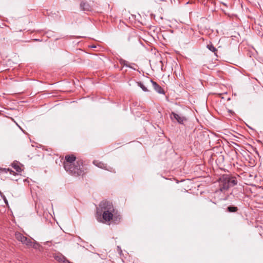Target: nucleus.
<instances>
[{
	"mask_svg": "<svg viewBox=\"0 0 263 263\" xmlns=\"http://www.w3.org/2000/svg\"><path fill=\"white\" fill-rule=\"evenodd\" d=\"M12 167L15 170V171L17 172H21L22 169L19 165L17 163L13 162L12 164Z\"/></svg>",
	"mask_w": 263,
	"mask_h": 263,
	"instance_id": "13",
	"label": "nucleus"
},
{
	"mask_svg": "<svg viewBox=\"0 0 263 263\" xmlns=\"http://www.w3.org/2000/svg\"><path fill=\"white\" fill-rule=\"evenodd\" d=\"M80 8L82 10L86 12H90L92 10L91 6L86 1H82L80 3Z\"/></svg>",
	"mask_w": 263,
	"mask_h": 263,
	"instance_id": "5",
	"label": "nucleus"
},
{
	"mask_svg": "<svg viewBox=\"0 0 263 263\" xmlns=\"http://www.w3.org/2000/svg\"><path fill=\"white\" fill-rule=\"evenodd\" d=\"M40 246V245L36 242H32V247L34 249H37L39 248Z\"/></svg>",
	"mask_w": 263,
	"mask_h": 263,
	"instance_id": "18",
	"label": "nucleus"
},
{
	"mask_svg": "<svg viewBox=\"0 0 263 263\" xmlns=\"http://www.w3.org/2000/svg\"><path fill=\"white\" fill-rule=\"evenodd\" d=\"M15 238L16 239L21 241L22 243V241L24 239L25 237L26 236H24L22 234L20 233H15Z\"/></svg>",
	"mask_w": 263,
	"mask_h": 263,
	"instance_id": "11",
	"label": "nucleus"
},
{
	"mask_svg": "<svg viewBox=\"0 0 263 263\" xmlns=\"http://www.w3.org/2000/svg\"><path fill=\"white\" fill-rule=\"evenodd\" d=\"M219 191L224 192L237 184V179L228 174H224L218 179Z\"/></svg>",
	"mask_w": 263,
	"mask_h": 263,
	"instance_id": "3",
	"label": "nucleus"
},
{
	"mask_svg": "<svg viewBox=\"0 0 263 263\" xmlns=\"http://www.w3.org/2000/svg\"><path fill=\"white\" fill-rule=\"evenodd\" d=\"M229 112H232V111L231 110H229Z\"/></svg>",
	"mask_w": 263,
	"mask_h": 263,
	"instance_id": "23",
	"label": "nucleus"
},
{
	"mask_svg": "<svg viewBox=\"0 0 263 263\" xmlns=\"http://www.w3.org/2000/svg\"><path fill=\"white\" fill-rule=\"evenodd\" d=\"M238 210V209L237 206H235L234 205H230L227 208L226 212L229 213H235L237 212Z\"/></svg>",
	"mask_w": 263,
	"mask_h": 263,
	"instance_id": "10",
	"label": "nucleus"
},
{
	"mask_svg": "<svg viewBox=\"0 0 263 263\" xmlns=\"http://www.w3.org/2000/svg\"><path fill=\"white\" fill-rule=\"evenodd\" d=\"M119 62H120V64L123 65L124 66H126V67H129L130 68H133V67L131 66H130V65L128 64L129 63L128 62H127L122 59H120Z\"/></svg>",
	"mask_w": 263,
	"mask_h": 263,
	"instance_id": "12",
	"label": "nucleus"
},
{
	"mask_svg": "<svg viewBox=\"0 0 263 263\" xmlns=\"http://www.w3.org/2000/svg\"><path fill=\"white\" fill-rule=\"evenodd\" d=\"M150 82L152 83L154 89L157 92L160 94H164V90L158 83L152 80H151Z\"/></svg>",
	"mask_w": 263,
	"mask_h": 263,
	"instance_id": "7",
	"label": "nucleus"
},
{
	"mask_svg": "<svg viewBox=\"0 0 263 263\" xmlns=\"http://www.w3.org/2000/svg\"><path fill=\"white\" fill-rule=\"evenodd\" d=\"M233 143L237 146H238V145L235 142H233Z\"/></svg>",
	"mask_w": 263,
	"mask_h": 263,
	"instance_id": "20",
	"label": "nucleus"
},
{
	"mask_svg": "<svg viewBox=\"0 0 263 263\" xmlns=\"http://www.w3.org/2000/svg\"><path fill=\"white\" fill-rule=\"evenodd\" d=\"M170 118L173 121L176 120L180 124H183L184 121L186 120V118L183 116L177 114L173 111H172L170 114Z\"/></svg>",
	"mask_w": 263,
	"mask_h": 263,
	"instance_id": "4",
	"label": "nucleus"
},
{
	"mask_svg": "<svg viewBox=\"0 0 263 263\" xmlns=\"http://www.w3.org/2000/svg\"><path fill=\"white\" fill-rule=\"evenodd\" d=\"M134 37V36L129 34L128 35V42H130Z\"/></svg>",
	"mask_w": 263,
	"mask_h": 263,
	"instance_id": "19",
	"label": "nucleus"
},
{
	"mask_svg": "<svg viewBox=\"0 0 263 263\" xmlns=\"http://www.w3.org/2000/svg\"><path fill=\"white\" fill-rule=\"evenodd\" d=\"M137 85L140 87L143 91L144 92H147L148 91V90L147 89V88L144 85V84L141 82H137Z\"/></svg>",
	"mask_w": 263,
	"mask_h": 263,
	"instance_id": "15",
	"label": "nucleus"
},
{
	"mask_svg": "<svg viewBox=\"0 0 263 263\" xmlns=\"http://www.w3.org/2000/svg\"><path fill=\"white\" fill-rule=\"evenodd\" d=\"M73 155H66L63 162L65 171L71 175L79 176L84 174L83 162L81 160L76 161Z\"/></svg>",
	"mask_w": 263,
	"mask_h": 263,
	"instance_id": "1",
	"label": "nucleus"
},
{
	"mask_svg": "<svg viewBox=\"0 0 263 263\" xmlns=\"http://www.w3.org/2000/svg\"><path fill=\"white\" fill-rule=\"evenodd\" d=\"M49 242V241H47V242H46V244H47V243H48Z\"/></svg>",
	"mask_w": 263,
	"mask_h": 263,
	"instance_id": "22",
	"label": "nucleus"
},
{
	"mask_svg": "<svg viewBox=\"0 0 263 263\" xmlns=\"http://www.w3.org/2000/svg\"><path fill=\"white\" fill-rule=\"evenodd\" d=\"M99 206L102 212L103 219L105 221H109L112 219L114 215H115L116 210L111 202L103 200L100 202Z\"/></svg>",
	"mask_w": 263,
	"mask_h": 263,
	"instance_id": "2",
	"label": "nucleus"
},
{
	"mask_svg": "<svg viewBox=\"0 0 263 263\" xmlns=\"http://www.w3.org/2000/svg\"><path fill=\"white\" fill-rule=\"evenodd\" d=\"M0 195L1 196V197L3 198V199L4 200L5 203L6 204H8V202L7 200V198L6 197H5V196L1 192H0Z\"/></svg>",
	"mask_w": 263,
	"mask_h": 263,
	"instance_id": "17",
	"label": "nucleus"
},
{
	"mask_svg": "<svg viewBox=\"0 0 263 263\" xmlns=\"http://www.w3.org/2000/svg\"><path fill=\"white\" fill-rule=\"evenodd\" d=\"M34 40L36 41H39V40H38V39H35Z\"/></svg>",
	"mask_w": 263,
	"mask_h": 263,
	"instance_id": "21",
	"label": "nucleus"
},
{
	"mask_svg": "<svg viewBox=\"0 0 263 263\" xmlns=\"http://www.w3.org/2000/svg\"><path fill=\"white\" fill-rule=\"evenodd\" d=\"M8 172H9L10 174L14 173V172L12 170H10L9 168H1V171H0L1 173H7Z\"/></svg>",
	"mask_w": 263,
	"mask_h": 263,
	"instance_id": "16",
	"label": "nucleus"
},
{
	"mask_svg": "<svg viewBox=\"0 0 263 263\" xmlns=\"http://www.w3.org/2000/svg\"><path fill=\"white\" fill-rule=\"evenodd\" d=\"M54 258L58 261L61 263H71L62 254L58 253L54 255Z\"/></svg>",
	"mask_w": 263,
	"mask_h": 263,
	"instance_id": "6",
	"label": "nucleus"
},
{
	"mask_svg": "<svg viewBox=\"0 0 263 263\" xmlns=\"http://www.w3.org/2000/svg\"><path fill=\"white\" fill-rule=\"evenodd\" d=\"M213 202V203H214V204H216V202Z\"/></svg>",
	"mask_w": 263,
	"mask_h": 263,
	"instance_id": "24",
	"label": "nucleus"
},
{
	"mask_svg": "<svg viewBox=\"0 0 263 263\" xmlns=\"http://www.w3.org/2000/svg\"><path fill=\"white\" fill-rule=\"evenodd\" d=\"M22 243L26 245L28 247H31L32 245V241L30 239L25 237L24 239L22 241Z\"/></svg>",
	"mask_w": 263,
	"mask_h": 263,
	"instance_id": "9",
	"label": "nucleus"
},
{
	"mask_svg": "<svg viewBox=\"0 0 263 263\" xmlns=\"http://www.w3.org/2000/svg\"><path fill=\"white\" fill-rule=\"evenodd\" d=\"M206 47L209 50L214 52L215 54H216V52L217 51V50L212 44L207 45Z\"/></svg>",
	"mask_w": 263,
	"mask_h": 263,
	"instance_id": "14",
	"label": "nucleus"
},
{
	"mask_svg": "<svg viewBox=\"0 0 263 263\" xmlns=\"http://www.w3.org/2000/svg\"><path fill=\"white\" fill-rule=\"evenodd\" d=\"M93 164L95 165H96V166H97L100 168L104 169V170L109 171H111V170L110 169H112V168H111L110 167L109 168H108L107 167V165L106 164L104 163L103 162L99 161L98 160H94L93 161Z\"/></svg>",
	"mask_w": 263,
	"mask_h": 263,
	"instance_id": "8",
	"label": "nucleus"
}]
</instances>
